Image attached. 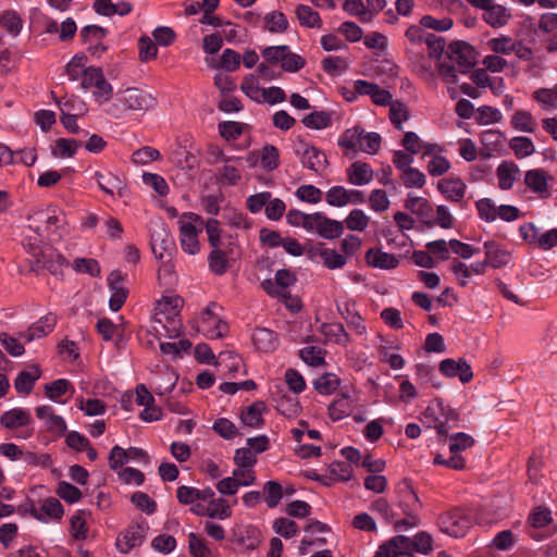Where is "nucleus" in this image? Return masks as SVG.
I'll use <instances>...</instances> for the list:
<instances>
[{
	"instance_id": "052dcab7",
	"label": "nucleus",
	"mask_w": 557,
	"mask_h": 557,
	"mask_svg": "<svg viewBox=\"0 0 557 557\" xmlns=\"http://www.w3.org/2000/svg\"><path fill=\"white\" fill-rule=\"evenodd\" d=\"M73 269L78 273H87L92 277L100 276V265L97 260L91 258H76L72 264Z\"/></svg>"
},
{
	"instance_id": "4468645a",
	"label": "nucleus",
	"mask_w": 557,
	"mask_h": 557,
	"mask_svg": "<svg viewBox=\"0 0 557 557\" xmlns=\"http://www.w3.org/2000/svg\"><path fill=\"white\" fill-rule=\"evenodd\" d=\"M67 264L66 259L53 249H47L36 258L33 270H48L54 276L63 274V267Z\"/></svg>"
},
{
	"instance_id": "69168bd1",
	"label": "nucleus",
	"mask_w": 557,
	"mask_h": 557,
	"mask_svg": "<svg viewBox=\"0 0 557 557\" xmlns=\"http://www.w3.org/2000/svg\"><path fill=\"white\" fill-rule=\"evenodd\" d=\"M296 197L308 203H319L322 200L323 193L313 185H301L296 189Z\"/></svg>"
},
{
	"instance_id": "0eeeda50",
	"label": "nucleus",
	"mask_w": 557,
	"mask_h": 557,
	"mask_svg": "<svg viewBox=\"0 0 557 557\" xmlns=\"http://www.w3.org/2000/svg\"><path fill=\"white\" fill-rule=\"evenodd\" d=\"M470 518L462 509H454L441 515L438 525L442 532L453 536L462 537L470 528Z\"/></svg>"
},
{
	"instance_id": "864d4df0",
	"label": "nucleus",
	"mask_w": 557,
	"mask_h": 557,
	"mask_svg": "<svg viewBox=\"0 0 557 557\" xmlns=\"http://www.w3.org/2000/svg\"><path fill=\"white\" fill-rule=\"evenodd\" d=\"M208 263L210 270L218 275L224 274L228 267L226 253L220 248L212 249L208 257Z\"/></svg>"
},
{
	"instance_id": "6e6d98bb",
	"label": "nucleus",
	"mask_w": 557,
	"mask_h": 557,
	"mask_svg": "<svg viewBox=\"0 0 557 557\" xmlns=\"http://www.w3.org/2000/svg\"><path fill=\"white\" fill-rule=\"evenodd\" d=\"M400 180L407 188H422L426 183L425 175L416 168L401 172Z\"/></svg>"
},
{
	"instance_id": "58836bf2",
	"label": "nucleus",
	"mask_w": 557,
	"mask_h": 557,
	"mask_svg": "<svg viewBox=\"0 0 557 557\" xmlns=\"http://www.w3.org/2000/svg\"><path fill=\"white\" fill-rule=\"evenodd\" d=\"M296 16L300 25L309 28H321L322 20L317 11L311 7L299 4L295 10Z\"/></svg>"
},
{
	"instance_id": "7c9ffc66",
	"label": "nucleus",
	"mask_w": 557,
	"mask_h": 557,
	"mask_svg": "<svg viewBox=\"0 0 557 557\" xmlns=\"http://www.w3.org/2000/svg\"><path fill=\"white\" fill-rule=\"evenodd\" d=\"M40 376L41 371L37 366H33L28 371H21L14 380V388L18 394L27 396L32 393Z\"/></svg>"
},
{
	"instance_id": "4c0bfd02",
	"label": "nucleus",
	"mask_w": 557,
	"mask_h": 557,
	"mask_svg": "<svg viewBox=\"0 0 557 557\" xmlns=\"http://www.w3.org/2000/svg\"><path fill=\"white\" fill-rule=\"evenodd\" d=\"M535 100L544 110L557 109V83L550 88H537L532 92Z\"/></svg>"
},
{
	"instance_id": "603ef678",
	"label": "nucleus",
	"mask_w": 557,
	"mask_h": 557,
	"mask_svg": "<svg viewBox=\"0 0 557 557\" xmlns=\"http://www.w3.org/2000/svg\"><path fill=\"white\" fill-rule=\"evenodd\" d=\"M265 28L270 33H284L288 28L286 16L278 11H273L264 16Z\"/></svg>"
},
{
	"instance_id": "5701e85b",
	"label": "nucleus",
	"mask_w": 557,
	"mask_h": 557,
	"mask_svg": "<svg viewBox=\"0 0 557 557\" xmlns=\"http://www.w3.org/2000/svg\"><path fill=\"white\" fill-rule=\"evenodd\" d=\"M273 401L275 403L276 410L287 418L297 417L301 410L298 397L283 391L273 394Z\"/></svg>"
},
{
	"instance_id": "20e7f679",
	"label": "nucleus",
	"mask_w": 557,
	"mask_h": 557,
	"mask_svg": "<svg viewBox=\"0 0 557 557\" xmlns=\"http://www.w3.org/2000/svg\"><path fill=\"white\" fill-rule=\"evenodd\" d=\"M84 90L92 89V98L98 104L108 102L113 95V87L104 77L101 67L88 66L86 76L81 81Z\"/></svg>"
},
{
	"instance_id": "1a4fd4ad",
	"label": "nucleus",
	"mask_w": 557,
	"mask_h": 557,
	"mask_svg": "<svg viewBox=\"0 0 557 557\" xmlns=\"http://www.w3.org/2000/svg\"><path fill=\"white\" fill-rule=\"evenodd\" d=\"M554 182V176L541 168L529 170L524 174V185L541 199L552 196Z\"/></svg>"
},
{
	"instance_id": "a18cd8bd",
	"label": "nucleus",
	"mask_w": 557,
	"mask_h": 557,
	"mask_svg": "<svg viewBox=\"0 0 557 557\" xmlns=\"http://www.w3.org/2000/svg\"><path fill=\"white\" fill-rule=\"evenodd\" d=\"M440 413L442 421L440 424H436V431L440 435L446 436L448 434V430L457 425L459 416L456 410L445 406L443 401Z\"/></svg>"
},
{
	"instance_id": "aec40b11",
	"label": "nucleus",
	"mask_w": 557,
	"mask_h": 557,
	"mask_svg": "<svg viewBox=\"0 0 557 557\" xmlns=\"http://www.w3.org/2000/svg\"><path fill=\"white\" fill-rule=\"evenodd\" d=\"M398 495L399 506L407 516L414 515L421 508L419 497L409 481L405 480L398 485Z\"/></svg>"
},
{
	"instance_id": "423d86ee",
	"label": "nucleus",
	"mask_w": 557,
	"mask_h": 557,
	"mask_svg": "<svg viewBox=\"0 0 557 557\" xmlns=\"http://www.w3.org/2000/svg\"><path fill=\"white\" fill-rule=\"evenodd\" d=\"M150 245L154 257L159 260L172 257L175 250V243L166 225L161 222H153L150 226Z\"/></svg>"
},
{
	"instance_id": "774afa93",
	"label": "nucleus",
	"mask_w": 557,
	"mask_h": 557,
	"mask_svg": "<svg viewBox=\"0 0 557 557\" xmlns=\"http://www.w3.org/2000/svg\"><path fill=\"white\" fill-rule=\"evenodd\" d=\"M426 170L431 176L438 177L450 170V162L443 156L434 154L428 162Z\"/></svg>"
},
{
	"instance_id": "e433bc0d",
	"label": "nucleus",
	"mask_w": 557,
	"mask_h": 557,
	"mask_svg": "<svg viewBox=\"0 0 557 557\" xmlns=\"http://www.w3.org/2000/svg\"><path fill=\"white\" fill-rule=\"evenodd\" d=\"M265 410V404L263 401H256L248 406L240 414V419L245 425L250 428H259L263 424L264 420L262 413Z\"/></svg>"
},
{
	"instance_id": "ea45409f",
	"label": "nucleus",
	"mask_w": 557,
	"mask_h": 557,
	"mask_svg": "<svg viewBox=\"0 0 557 557\" xmlns=\"http://www.w3.org/2000/svg\"><path fill=\"white\" fill-rule=\"evenodd\" d=\"M81 147V141L74 138H58L51 149L55 158H72Z\"/></svg>"
},
{
	"instance_id": "c9c22d12",
	"label": "nucleus",
	"mask_w": 557,
	"mask_h": 557,
	"mask_svg": "<svg viewBox=\"0 0 557 557\" xmlns=\"http://www.w3.org/2000/svg\"><path fill=\"white\" fill-rule=\"evenodd\" d=\"M235 164L224 163L219 170L218 182L223 185L236 186L242 181V161L234 162Z\"/></svg>"
},
{
	"instance_id": "393cba45",
	"label": "nucleus",
	"mask_w": 557,
	"mask_h": 557,
	"mask_svg": "<svg viewBox=\"0 0 557 557\" xmlns=\"http://www.w3.org/2000/svg\"><path fill=\"white\" fill-rule=\"evenodd\" d=\"M498 187L502 190H509L520 177V169L512 161H503L496 169Z\"/></svg>"
},
{
	"instance_id": "f8f14e48",
	"label": "nucleus",
	"mask_w": 557,
	"mask_h": 557,
	"mask_svg": "<svg viewBox=\"0 0 557 557\" xmlns=\"http://www.w3.org/2000/svg\"><path fill=\"white\" fill-rule=\"evenodd\" d=\"M308 232H315L325 239H334L344 233V225L341 221L332 220L322 212H314Z\"/></svg>"
},
{
	"instance_id": "5fc2aeb1",
	"label": "nucleus",
	"mask_w": 557,
	"mask_h": 557,
	"mask_svg": "<svg viewBox=\"0 0 557 557\" xmlns=\"http://www.w3.org/2000/svg\"><path fill=\"white\" fill-rule=\"evenodd\" d=\"M77 407L89 417L101 416L106 412V404L98 398H77Z\"/></svg>"
},
{
	"instance_id": "a19ab883",
	"label": "nucleus",
	"mask_w": 557,
	"mask_h": 557,
	"mask_svg": "<svg viewBox=\"0 0 557 557\" xmlns=\"http://www.w3.org/2000/svg\"><path fill=\"white\" fill-rule=\"evenodd\" d=\"M363 128L355 126L346 129L338 138V146L347 150H359L362 144Z\"/></svg>"
},
{
	"instance_id": "c85d7f7f",
	"label": "nucleus",
	"mask_w": 557,
	"mask_h": 557,
	"mask_svg": "<svg viewBox=\"0 0 557 557\" xmlns=\"http://www.w3.org/2000/svg\"><path fill=\"white\" fill-rule=\"evenodd\" d=\"M354 398L350 393L343 392L333 403L329 406V414L333 421H338L348 417L352 412Z\"/></svg>"
},
{
	"instance_id": "cd10ccee",
	"label": "nucleus",
	"mask_w": 557,
	"mask_h": 557,
	"mask_svg": "<svg viewBox=\"0 0 557 557\" xmlns=\"http://www.w3.org/2000/svg\"><path fill=\"white\" fill-rule=\"evenodd\" d=\"M251 339L255 347L262 352H272L278 346V338L275 332L265 327L255 329Z\"/></svg>"
},
{
	"instance_id": "ddd939ff",
	"label": "nucleus",
	"mask_w": 557,
	"mask_h": 557,
	"mask_svg": "<svg viewBox=\"0 0 557 557\" xmlns=\"http://www.w3.org/2000/svg\"><path fill=\"white\" fill-rule=\"evenodd\" d=\"M92 178L97 182L99 188L111 197L123 198L127 195L125 182L112 172L96 171Z\"/></svg>"
},
{
	"instance_id": "49530a36",
	"label": "nucleus",
	"mask_w": 557,
	"mask_h": 557,
	"mask_svg": "<svg viewBox=\"0 0 557 557\" xmlns=\"http://www.w3.org/2000/svg\"><path fill=\"white\" fill-rule=\"evenodd\" d=\"M87 58L84 54L74 55L65 66V73L71 81L83 79L86 76L88 67H86Z\"/></svg>"
},
{
	"instance_id": "a211bd4d",
	"label": "nucleus",
	"mask_w": 557,
	"mask_h": 557,
	"mask_svg": "<svg viewBox=\"0 0 557 557\" xmlns=\"http://www.w3.org/2000/svg\"><path fill=\"white\" fill-rule=\"evenodd\" d=\"M337 311L345 320L348 327L356 333L358 336H362L367 333V326L363 318L355 308V304L345 301L337 304Z\"/></svg>"
},
{
	"instance_id": "473e14b6",
	"label": "nucleus",
	"mask_w": 557,
	"mask_h": 557,
	"mask_svg": "<svg viewBox=\"0 0 557 557\" xmlns=\"http://www.w3.org/2000/svg\"><path fill=\"white\" fill-rule=\"evenodd\" d=\"M405 207L424 223L433 216V207L426 198L408 194Z\"/></svg>"
},
{
	"instance_id": "09e8293b",
	"label": "nucleus",
	"mask_w": 557,
	"mask_h": 557,
	"mask_svg": "<svg viewBox=\"0 0 557 557\" xmlns=\"http://www.w3.org/2000/svg\"><path fill=\"white\" fill-rule=\"evenodd\" d=\"M325 200L332 207H345L349 205L348 189L341 185L332 186L325 193Z\"/></svg>"
},
{
	"instance_id": "72a5a7b5",
	"label": "nucleus",
	"mask_w": 557,
	"mask_h": 557,
	"mask_svg": "<svg viewBox=\"0 0 557 557\" xmlns=\"http://www.w3.org/2000/svg\"><path fill=\"white\" fill-rule=\"evenodd\" d=\"M511 17V13L507 8L500 4H496L493 1L491 5L483 12L482 18L485 23L494 28L505 26Z\"/></svg>"
},
{
	"instance_id": "e2e57ef3",
	"label": "nucleus",
	"mask_w": 557,
	"mask_h": 557,
	"mask_svg": "<svg viewBox=\"0 0 557 557\" xmlns=\"http://www.w3.org/2000/svg\"><path fill=\"white\" fill-rule=\"evenodd\" d=\"M481 220L491 223L497 219V207L490 198H482L475 202Z\"/></svg>"
},
{
	"instance_id": "37998d69",
	"label": "nucleus",
	"mask_w": 557,
	"mask_h": 557,
	"mask_svg": "<svg viewBox=\"0 0 557 557\" xmlns=\"http://www.w3.org/2000/svg\"><path fill=\"white\" fill-rule=\"evenodd\" d=\"M240 89L251 100L262 103V99L264 96V88H261L259 86V82L255 75H252V74L246 75L240 85Z\"/></svg>"
},
{
	"instance_id": "680f3d73",
	"label": "nucleus",
	"mask_w": 557,
	"mask_h": 557,
	"mask_svg": "<svg viewBox=\"0 0 557 557\" xmlns=\"http://www.w3.org/2000/svg\"><path fill=\"white\" fill-rule=\"evenodd\" d=\"M299 357L305 363L311 367H319L324 363V352L321 348L315 346L304 347L299 350Z\"/></svg>"
},
{
	"instance_id": "9b49d317",
	"label": "nucleus",
	"mask_w": 557,
	"mask_h": 557,
	"mask_svg": "<svg viewBox=\"0 0 557 557\" xmlns=\"http://www.w3.org/2000/svg\"><path fill=\"white\" fill-rule=\"evenodd\" d=\"M149 527L146 520L132 523L116 539V547L122 554L129 553L134 547L139 546L147 534Z\"/></svg>"
},
{
	"instance_id": "0e129e2a",
	"label": "nucleus",
	"mask_w": 557,
	"mask_h": 557,
	"mask_svg": "<svg viewBox=\"0 0 557 557\" xmlns=\"http://www.w3.org/2000/svg\"><path fill=\"white\" fill-rule=\"evenodd\" d=\"M280 164L278 149L273 145H267L261 151V165L267 171L275 170Z\"/></svg>"
},
{
	"instance_id": "3c124183",
	"label": "nucleus",
	"mask_w": 557,
	"mask_h": 557,
	"mask_svg": "<svg viewBox=\"0 0 557 557\" xmlns=\"http://www.w3.org/2000/svg\"><path fill=\"white\" fill-rule=\"evenodd\" d=\"M339 384L338 377L333 373H325L313 382L314 389L322 395H331Z\"/></svg>"
},
{
	"instance_id": "79ce46f5",
	"label": "nucleus",
	"mask_w": 557,
	"mask_h": 557,
	"mask_svg": "<svg viewBox=\"0 0 557 557\" xmlns=\"http://www.w3.org/2000/svg\"><path fill=\"white\" fill-rule=\"evenodd\" d=\"M203 503H207L208 517L212 519L224 520L230 518L232 515L231 507L223 498H215V496H212L210 499L203 500Z\"/></svg>"
},
{
	"instance_id": "2f4dec72",
	"label": "nucleus",
	"mask_w": 557,
	"mask_h": 557,
	"mask_svg": "<svg viewBox=\"0 0 557 557\" xmlns=\"http://www.w3.org/2000/svg\"><path fill=\"white\" fill-rule=\"evenodd\" d=\"M70 393V396L74 393V387L72 383L66 379H58L51 383L45 385V395L50 400L57 404H66V399L62 397Z\"/></svg>"
},
{
	"instance_id": "b1692460",
	"label": "nucleus",
	"mask_w": 557,
	"mask_h": 557,
	"mask_svg": "<svg viewBox=\"0 0 557 557\" xmlns=\"http://www.w3.org/2000/svg\"><path fill=\"white\" fill-rule=\"evenodd\" d=\"M366 261L370 267L381 270H392L399 264V259L395 255L385 252L381 248H370L366 252Z\"/></svg>"
},
{
	"instance_id": "f704fd0d",
	"label": "nucleus",
	"mask_w": 557,
	"mask_h": 557,
	"mask_svg": "<svg viewBox=\"0 0 557 557\" xmlns=\"http://www.w3.org/2000/svg\"><path fill=\"white\" fill-rule=\"evenodd\" d=\"M321 333L337 345L347 346L351 342L350 335L339 322L323 323Z\"/></svg>"
},
{
	"instance_id": "f257e3e1",
	"label": "nucleus",
	"mask_w": 557,
	"mask_h": 557,
	"mask_svg": "<svg viewBox=\"0 0 557 557\" xmlns=\"http://www.w3.org/2000/svg\"><path fill=\"white\" fill-rule=\"evenodd\" d=\"M181 305L180 297H163L157 305L154 321L164 329L166 337L173 338L181 333L182 321L178 317Z\"/></svg>"
},
{
	"instance_id": "f03ea898",
	"label": "nucleus",
	"mask_w": 557,
	"mask_h": 557,
	"mask_svg": "<svg viewBox=\"0 0 557 557\" xmlns=\"http://www.w3.org/2000/svg\"><path fill=\"white\" fill-rule=\"evenodd\" d=\"M180 243L182 249L188 255H197L200 251L199 234L202 233L205 221L193 212L184 213L180 220Z\"/></svg>"
},
{
	"instance_id": "39448f33",
	"label": "nucleus",
	"mask_w": 557,
	"mask_h": 557,
	"mask_svg": "<svg viewBox=\"0 0 557 557\" xmlns=\"http://www.w3.org/2000/svg\"><path fill=\"white\" fill-rule=\"evenodd\" d=\"M294 153L299 158L304 168L315 174H322L329 165L325 153L304 140L294 144Z\"/></svg>"
},
{
	"instance_id": "9d476101",
	"label": "nucleus",
	"mask_w": 557,
	"mask_h": 557,
	"mask_svg": "<svg viewBox=\"0 0 557 557\" xmlns=\"http://www.w3.org/2000/svg\"><path fill=\"white\" fill-rule=\"evenodd\" d=\"M32 414L27 409L24 408H13L3 412L0 418V423L9 430H20L15 433V437L26 440L32 436L33 432L30 430H24V426H27L32 423Z\"/></svg>"
},
{
	"instance_id": "4be33fe9",
	"label": "nucleus",
	"mask_w": 557,
	"mask_h": 557,
	"mask_svg": "<svg viewBox=\"0 0 557 557\" xmlns=\"http://www.w3.org/2000/svg\"><path fill=\"white\" fill-rule=\"evenodd\" d=\"M347 181L355 186H363L373 180V170L370 164L355 161L346 169Z\"/></svg>"
},
{
	"instance_id": "8fccbe9b",
	"label": "nucleus",
	"mask_w": 557,
	"mask_h": 557,
	"mask_svg": "<svg viewBox=\"0 0 557 557\" xmlns=\"http://www.w3.org/2000/svg\"><path fill=\"white\" fill-rule=\"evenodd\" d=\"M512 126L521 132L533 133L535 131V121L532 114L525 110H518L512 115Z\"/></svg>"
},
{
	"instance_id": "c756f323",
	"label": "nucleus",
	"mask_w": 557,
	"mask_h": 557,
	"mask_svg": "<svg viewBox=\"0 0 557 557\" xmlns=\"http://www.w3.org/2000/svg\"><path fill=\"white\" fill-rule=\"evenodd\" d=\"M62 504L54 497L47 498L39 508L33 507L32 515L44 522L48 519L59 520L63 516Z\"/></svg>"
},
{
	"instance_id": "338daca9",
	"label": "nucleus",
	"mask_w": 557,
	"mask_h": 557,
	"mask_svg": "<svg viewBox=\"0 0 557 557\" xmlns=\"http://www.w3.org/2000/svg\"><path fill=\"white\" fill-rule=\"evenodd\" d=\"M510 148L513 150L517 158H525L535 152V147L532 140L528 137H515L510 141Z\"/></svg>"
},
{
	"instance_id": "bb28decb",
	"label": "nucleus",
	"mask_w": 557,
	"mask_h": 557,
	"mask_svg": "<svg viewBox=\"0 0 557 557\" xmlns=\"http://www.w3.org/2000/svg\"><path fill=\"white\" fill-rule=\"evenodd\" d=\"M215 496L212 488L199 490L193 486L181 485L176 490V498L182 505H191L198 500L203 502Z\"/></svg>"
},
{
	"instance_id": "4d7b16f0",
	"label": "nucleus",
	"mask_w": 557,
	"mask_h": 557,
	"mask_svg": "<svg viewBox=\"0 0 557 557\" xmlns=\"http://www.w3.org/2000/svg\"><path fill=\"white\" fill-rule=\"evenodd\" d=\"M263 494L268 507L274 508L283 497L282 485L276 481H268L263 486Z\"/></svg>"
},
{
	"instance_id": "f3484780",
	"label": "nucleus",
	"mask_w": 557,
	"mask_h": 557,
	"mask_svg": "<svg viewBox=\"0 0 557 557\" xmlns=\"http://www.w3.org/2000/svg\"><path fill=\"white\" fill-rule=\"evenodd\" d=\"M437 190L451 202H461L466 196L467 185L459 177L442 178L437 183Z\"/></svg>"
},
{
	"instance_id": "412c9836",
	"label": "nucleus",
	"mask_w": 557,
	"mask_h": 557,
	"mask_svg": "<svg viewBox=\"0 0 557 557\" xmlns=\"http://www.w3.org/2000/svg\"><path fill=\"white\" fill-rule=\"evenodd\" d=\"M57 324V317L53 313H48L41 317L37 322L32 324L28 330L23 334L26 342L42 338L50 334Z\"/></svg>"
},
{
	"instance_id": "2eb2a0df",
	"label": "nucleus",
	"mask_w": 557,
	"mask_h": 557,
	"mask_svg": "<svg viewBox=\"0 0 557 557\" xmlns=\"http://www.w3.org/2000/svg\"><path fill=\"white\" fill-rule=\"evenodd\" d=\"M108 286L111 292L109 307L112 311H119L126 301L127 289L123 286V275L114 270L108 275Z\"/></svg>"
},
{
	"instance_id": "13d9d810",
	"label": "nucleus",
	"mask_w": 557,
	"mask_h": 557,
	"mask_svg": "<svg viewBox=\"0 0 557 557\" xmlns=\"http://www.w3.org/2000/svg\"><path fill=\"white\" fill-rule=\"evenodd\" d=\"M409 119L408 108L400 101L389 103V120L399 131L403 129V123Z\"/></svg>"
},
{
	"instance_id": "c03bdc74",
	"label": "nucleus",
	"mask_w": 557,
	"mask_h": 557,
	"mask_svg": "<svg viewBox=\"0 0 557 557\" xmlns=\"http://www.w3.org/2000/svg\"><path fill=\"white\" fill-rule=\"evenodd\" d=\"M306 127L323 129L332 125V113L327 111H314L302 119Z\"/></svg>"
},
{
	"instance_id": "dca6fc26",
	"label": "nucleus",
	"mask_w": 557,
	"mask_h": 557,
	"mask_svg": "<svg viewBox=\"0 0 557 557\" xmlns=\"http://www.w3.org/2000/svg\"><path fill=\"white\" fill-rule=\"evenodd\" d=\"M440 371L447 377L458 376L462 383H468L473 377L470 364L462 358L458 360L448 358L441 361Z\"/></svg>"
},
{
	"instance_id": "bf43d9fd",
	"label": "nucleus",
	"mask_w": 557,
	"mask_h": 557,
	"mask_svg": "<svg viewBox=\"0 0 557 557\" xmlns=\"http://www.w3.org/2000/svg\"><path fill=\"white\" fill-rule=\"evenodd\" d=\"M487 47L496 54L508 55L515 50V39L509 36L492 38L487 41Z\"/></svg>"
},
{
	"instance_id": "de8ad7c7",
	"label": "nucleus",
	"mask_w": 557,
	"mask_h": 557,
	"mask_svg": "<svg viewBox=\"0 0 557 557\" xmlns=\"http://www.w3.org/2000/svg\"><path fill=\"white\" fill-rule=\"evenodd\" d=\"M504 143V136L499 131L487 129L481 134V144L486 150V156H492L493 152L502 148Z\"/></svg>"
},
{
	"instance_id": "a878e982",
	"label": "nucleus",
	"mask_w": 557,
	"mask_h": 557,
	"mask_svg": "<svg viewBox=\"0 0 557 557\" xmlns=\"http://www.w3.org/2000/svg\"><path fill=\"white\" fill-rule=\"evenodd\" d=\"M36 416L45 421L50 432L63 434L66 431L65 420L61 416L55 414L53 408L49 405L38 406L36 408Z\"/></svg>"
},
{
	"instance_id": "7ed1b4c3",
	"label": "nucleus",
	"mask_w": 557,
	"mask_h": 557,
	"mask_svg": "<svg viewBox=\"0 0 557 557\" xmlns=\"http://www.w3.org/2000/svg\"><path fill=\"white\" fill-rule=\"evenodd\" d=\"M154 98L148 92L138 88H126L120 90L110 108V114L119 117L123 110L145 111L152 107Z\"/></svg>"
},
{
	"instance_id": "6e6552de",
	"label": "nucleus",
	"mask_w": 557,
	"mask_h": 557,
	"mask_svg": "<svg viewBox=\"0 0 557 557\" xmlns=\"http://www.w3.org/2000/svg\"><path fill=\"white\" fill-rule=\"evenodd\" d=\"M449 61L458 67L461 74L468 73L475 65V50L465 41H455L446 51Z\"/></svg>"
},
{
	"instance_id": "6ab92c4d",
	"label": "nucleus",
	"mask_w": 557,
	"mask_h": 557,
	"mask_svg": "<svg viewBox=\"0 0 557 557\" xmlns=\"http://www.w3.org/2000/svg\"><path fill=\"white\" fill-rule=\"evenodd\" d=\"M483 248L488 267L500 269L506 267L511 260L510 252L494 240L485 242Z\"/></svg>"
}]
</instances>
